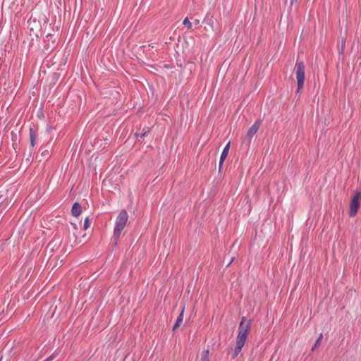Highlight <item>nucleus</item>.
Wrapping results in <instances>:
<instances>
[{
    "label": "nucleus",
    "mask_w": 361,
    "mask_h": 361,
    "mask_svg": "<svg viewBox=\"0 0 361 361\" xmlns=\"http://www.w3.org/2000/svg\"><path fill=\"white\" fill-rule=\"evenodd\" d=\"M149 132V128L148 127H145L142 129V133L140 134V137L142 138L144 137L145 136H146Z\"/></svg>",
    "instance_id": "9b49d317"
},
{
    "label": "nucleus",
    "mask_w": 361,
    "mask_h": 361,
    "mask_svg": "<svg viewBox=\"0 0 361 361\" xmlns=\"http://www.w3.org/2000/svg\"><path fill=\"white\" fill-rule=\"evenodd\" d=\"M135 136L137 137L139 135L137 133H135Z\"/></svg>",
    "instance_id": "aec40b11"
},
{
    "label": "nucleus",
    "mask_w": 361,
    "mask_h": 361,
    "mask_svg": "<svg viewBox=\"0 0 361 361\" xmlns=\"http://www.w3.org/2000/svg\"><path fill=\"white\" fill-rule=\"evenodd\" d=\"M262 124V121L260 120H257L255 123L249 128L247 134L244 137V142L250 144L251 142L252 138L258 131L260 126Z\"/></svg>",
    "instance_id": "39448f33"
},
{
    "label": "nucleus",
    "mask_w": 361,
    "mask_h": 361,
    "mask_svg": "<svg viewBox=\"0 0 361 361\" xmlns=\"http://www.w3.org/2000/svg\"><path fill=\"white\" fill-rule=\"evenodd\" d=\"M30 145L32 147L35 145V140H36V133L35 130L32 128L30 130Z\"/></svg>",
    "instance_id": "1a4fd4ad"
},
{
    "label": "nucleus",
    "mask_w": 361,
    "mask_h": 361,
    "mask_svg": "<svg viewBox=\"0 0 361 361\" xmlns=\"http://www.w3.org/2000/svg\"><path fill=\"white\" fill-rule=\"evenodd\" d=\"M343 49H344V44H342V47H341V51H343Z\"/></svg>",
    "instance_id": "6ab92c4d"
},
{
    "label": "nucleus",
    "mask_w": 361,
    "mask_h": 361,
    "mask_svg": "<svg viewBox=\"0 0 361 361\" xmlns=\"http://www.w3.org/2000/svg\"><path fill=\"white\" fill-rule=\"evenodd\" d=\"M298 0H290V5H293L294 4H295L297 2Z\"/></svg>",
    "instance_id": "dca6fc26"
},
{
    "label": "nucleus",
    "mask_w": 361,
    "mask_h": 361,
    "mask_svg": "<svg viewBox=\"0 0 361 361\" xmlns=\"http://www.w3.org/2000/svg\"><path fill=\"white\" fill-rule=\"evenodd\" d=\"M194 23L195 25H198L200 23V20H195Z\"/></svg>",
    "instance_id": "f3484780"
},
{
    "label": "nucleus",
    "mask_w": 361,
    "mask_h": 361,
    "mask_svg": "<svg viewBox=\"0 0 361 361\" xmlns=\"http://www.w3.org/2000/svg\"><path fill=\"white\" fill-rule=\"evenodd\" d=\"M251 320L247 321L245 317L241 318L239 326L238 334L236 338L235 348L232 354V358H235L240 353L248 335L250 329Z\"/></svg>",
    "instance_id": "f257e3e1"
},
{
    "label": "nucleus",
    "mask_w": 361,
    "mask_h": 361,
    "mask_svg": "<svg viewBox=\"0 0 361 361\" xmlns=\"http://www.w3.org/2000/svg\"><path fill=\"white\" fill-rule=\"evenodd\" d=\"M233 259H234V258L233 257V258L231 259V262H229L228 263L227 267H228V266L231 264V262L233 261Z\"/></svg>",
    "instance_id": "a211bd4d"
},
{
    "label": "nucleus",
    "mask_w": 361,
    "mask_h": 361,
    "mask_svg": "<svg viewBox=\"0 0 361 361\" xmlns=\"http://www.w3.org/2000/svg\"><path fill=\"white\" fill-rule=\"evenodd\" d=\"M305 64L302 61H297L295 67H294V73L296 76L297 80V85L298 92L304 86L305 83Z\"/></svg>",
    "instance_id": "7ed1b4c3"
},
{
    "label": "nucleus",
    "mask_w": 361,
    "mask_h": 361,
    "mask_svg": "<svg viewBox=\"0 0 361 361\" xmlns=\"http://www.w3.org/2000/svg\"><path fill=\"white\" fill-rule=\"evenodd\" d=\"M56 355L54 353L51 355H50L49 357H47L46 360H44V361H54V360L56 358Z\"/></svg>",
    "instance_id": "2eb2a0df"
},
{
    "label": "nucleus",
    "mask_w": 361,
    "mask_h": 361,
    "mask_svg": "<svg viewBox=\"0 0 361 361\" xmlns=\"http://www.w3.org/2000/svg\"><path fill=\"white\" fill-rule=\"evenodd\" d=\"M128 219V214L127 212L124 209L121 210L116 217L114 230L113 238L115 241V244L117 243V241L127 224Z\"/></svg>",
    "instance_id": "f03ea898"
},
{
    "label": "nucleus",
    "mask_w": 361,
    "mask_h": 361,
    "mask_svg": "<svg viewBox=\"0 0 361 361\" xmlns=\"http://www.w3.org/2000/svg\"><path fill=\"white\" fill-rule=\"evenodd\" d=\"M81 206L79 203L75 202L73 204L71 209V214L74 216H78L81 214Z\"/></svg>",
    "instance_id": "0eeeda50"
},
{
    "label": "nucleus",
    "mask_w": 361,
    "mask_h": 361,
    "mask_svg": "<svg viewBox=\"0 0 361 361\" xmlns=\"http://www.w3.org/2000/svg\"><path fill=\"white\" fill-rule=\"evenodd\" d=\"M90 227V220L89 217H87L84 222V228L87 230Z\"/></svg>",
    "instance_id": "4468645a"
},
{
    "label": "nucleus",
    "mask_w": 361,
    "mask_h": 361,
    "mask_svg": "<svg viewBox=\"0 0 361 361\" xmlns=\"http://www.w3.org/2000/svg\"><path fill=\"white\" fill-rule=\"evenodd\" d=\"M229 149H230V142H228L226 146L224 148L222 152H221V157H220V160H219V169H221L222 165H223V163L224 161H225V159H226L227 156H228V152H229Z\"/></svg>",
    "instance_id": "423d86ee"
},
{
    "label": "nucleus",
    "mask_w": 361,
    "mask_h": 361,
    "mask_svg": "<svg viewBox=\"0 0 361 361\" xmlns=\"http://www.w3.org/2000/svg\"><path fill=\"white\" fill-rule=\"evenodd\" d=\"M322 338H323V335H322V334H320L317 341H316V343L314 344V346L312 348V350H314V348H316V346L317 345H319V343L321 342Z\"/></svg>",
    "instance_id": "ddd939ff"
},
{
    "label": "nucleus",
    "mask_w": 361,
    "mask_h": 361,
    "mask_svg": "<svg viewBox=\"0 0 361 361\" xmlns=\"http://www.w3.org/2000/svg\"><path fill=\"white\" fill-rule=\"evenodd\" d=\"M183 25L187 26L188 29H190L192 27V23L191 22L188 20V18H185L183 20Z\"/></svg>",
    "instance_id": "f8f14e48"
},
{
    "label": "nucleus",
    "mask_w": 361,
    "mask_h": 361,
    "mask_svg": "<svg viewBox=\"0 0 361 361\" xmlns=\"http://www.w3.org/2000/svg\"><path fill=\"white\" fill-rule=\"evenodd\" d=\"M183 316H184V308H183V310H181L180 313L178 315V317L176 319V322L173 327V331H175L176 329H178L180 326V324H182L183 320Z\"/></svg>",
    "instance_id": "6e6552de"
},
{
    "label": "nucleus",
    "mask_w": 361,
    "mask_h": 361,
    "mask_svg": "<svg viewBox=\"0 0 361 361\" xmlns=\"http://www.w3.org/2000/svg\"><path fill=\"white\" fill-rule=\"evenodd\" d=\"M361 198V191L357 190L353 197L350 202V208H349V215L350 216H354L357 212L358 208L360 207V200Z\"/></svg>",
    "instance_id": "20e7f679"
},
{
    "label": "nucleus",
    "mask_w": 361,
    "mask_h": 361,
    "mask_svg": "<svg viewBox=\"0 0 361 361\" xmlns=\"http://www.w3.org/2000/svg\"><path fill=\"white\" fill-rule=\"evenodd\" d=\"M209 350H205L201 355V361H209Z\"/></svg>",
    "instance_id": "9d476101"
}]
</instances>
